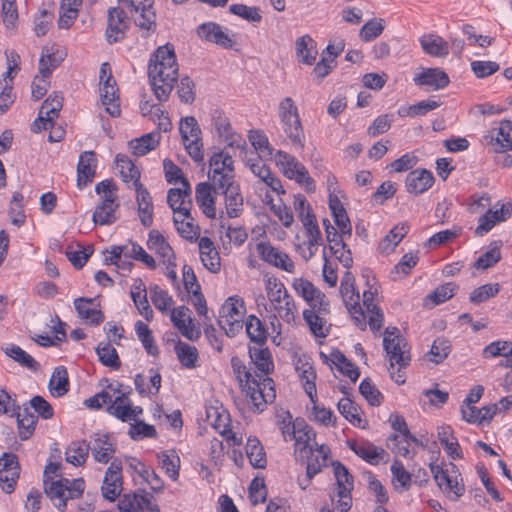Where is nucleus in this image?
Here are the masks:
<instances>
[{
    "label": "nucleus",
    "instance_id": "338daca9",
    "mask_svg": "<svg viewBox=\"0 0 512 512\" xmlns=\"http://www.w3.org/2000/svg\"><path fill=\"white\" fill-rule=\"evenodd\" d=\"M385 29V21L374 18L367 21L360 29L359 36L365 42H370L380 36Z\"/></svg>",
    "mask_w": 512,
    "mask_h": 512
},
{
    "label": "nucleus",
    "instance_id": "0eeeda50",
    "mask_svg": "<svg viewBox=\"0 0 512 512\" xmlns=\"http://www.w3.org/2000/svg\"><path fill=\"white\" fill-rule=\"evenodd\" d=\"M208 178L213 187L217 189L234 184V161L228 153L220 151L211 156Z\"/></svg>",
    "mask_w": 512,
    "mask_h": 512
},
{
    "label": "nucleus",
    "instance_id": "f8f14e48",
    "mask_svg": "<svg viewBox=\"0 0 512 512\" xmlns=\"http://www.w3.org/2000/svg\"><path fill=\"white\" fill-rule=\"evenodd\" d=\"M242 388L250 398L254 410L258 412L263 411L265 405L272 402L276 396L273 380L269 377H256Z\"/></svg>",
    "mask_w": 512,
    "mask_h": 512
},
{
    "label": "nucleus",
    "instance_id": "79ce46f5",
    "mask_svg": "<svg viewBox=\"0 0 512 512\" xmlns=\"http://www.w3.org/2000/svg\"><path fill=\"white\" fill-rule=\"evenodd\" d=\"M94 299L92 298H77L74 300V306L81 319H85L92 325H98L104 320L103 313L98 310L91 308Z\"/></svg>",
    "mask_w": 512,
    "mask_h": 512
},
{
    "label": "nucleus",
    "instance_id": "20e7f679",
    "mask_svg": "<svg viewBox=\"0 0 512 512\" xmlns=\"http://www.w3.org/2000/svg\"><path fill=\"white\" fill-rule=\"evenodd\" d=\"M265 291L270 310L275 313L274 317H279L288 324L293 323L297 315V306L281 280L275 276L267 277Z\"/></svg>",
    "mask_w": 512,
    "mask_h": 512
},
{
    "label": "nucleus",
    "instance_id": "6e6d98bb",
    "mask_svg": "<svg viewBox=\"0 0 512 512\" xmlns=\"http://www.w3.org/2000/svg\"><path fill=\"white\" fill-rule=\"evenodd\" d=\"M49 388L53 396L61 397L69 390L67 370L60 366L55 368L49 382Z\"/></svg>",
    "mask_w": 512,
    "mask_h": 512
},
{
    "label": "nucleus",
    "instance_id": "09e8293b",
    "mask_svg": "<svg viewBox=\"0 0 512 512\" xmlns=\"http://www.w3.org/2000/svg\"><path fill=\"white\" fill-rule=\"evenodd\" d=\"M438 438L450 457L453 459L462 458L461 447L450 426H440L438 428Z\"/></svg>",
    "mask_w": 512,
    "mask_h": 512
},
{
    "label": "nucleus",
    "instance_id": "e433bc0d",
    "mask_svg": "<svg viewBox=\"0 0 512 512\" xmlns=\"http://www.w3.org/2000/svg\"><path fill=\"white\" fill-rule=\"evenodd\" d=\"M328 314L329 312H323L318 308L303 311V318L314 336L324 338L328 335L329 326L326 319Z\"/></svg>",
    "mask_w": 512,
    "mask_h": 512
},
{
    "label": "nucleus",
    "instance_id": "49530a36",
    "mask_svg": "<svg viewBox=\"0 0 512 512\" xmlns=\"http://www.w3.org/2000/svg\"><path fill=\"white\" fill-rule=\"evenodd\" d=\"M118 208L119 203H111L110 200H106V203H99L94 210L92 221L96 225H110L118 218Z\"/></svg>",
    "mask_w": 512,
    "mask_h": 512
},
{
    "label": "nucleus",
    "instance_id": "f704fd0d",
    "mask_svg": "<svg viewBox=\"0 0 512 512\" xmlns=\"http://www.w3.org/2000/svg\"><path fill=\"white\" fill-rule=\"evenodd\" d=\"M321 357L325 363L330 366H335L343 375L350 378L353 382H356L360 376V372L357 367L351 363L346 356L339 350H334L329 356L321 353Z\"/></svg>",
    "mask_w": 512,
    "mask_h": 512
},
{
    "label": "nucleus",
    "instance_id": "393cba45",
    "mask_svg": "<svg viewBox=\"0 0 512 512\" xmlns=\"http://www.w3.org/2000/svg\"><path fill=\"white\" fill-rule=\"evenodd\" d=\"M414 82L418 86H426L428 91H436L445 88L450 80L440 68H425L415 75Z\"/></svg>",
    "mask_w": 512,
    "mask_h": 512
},
{
    "label": "nucleus",
    "instance_id": "2eb2a0df",
    "mask_svg": "<svg viewBox=\"0 0 512 512\" xmlns=\"http://www.w3.org/2000/svg\"><path fill=\"white\" fill-rule=\"evenodd\" d=\"M119 4L131 11L135 24L147 32L154 31L156 28V15L152 10L154 0H118Z\"/></svg>",
    "mask_w": 512,
    "mask_h": 512
},
{
    "label": "nucleus",
    "instance_id": "bf43d9fd",
    "mask_svg": "<svg viewBox=\"0 0 512 512\" xmlns=\"http://www.w3.org/2000/svg\"><path fill=\"white\" fill-rule=\"evenodd\" d=\"M266 199L267 203L270 205V209L278 220L285 228H290L294 222V216L291 209L283 203L281 199H279L278 202H274L268 194L266 195Z\"/></svg>",
    "mask_w": 512,
    "mask_h": 512
},
{
    "label": "nucleus",
    "instance_id": "864d4df0",
    "mask_svg": "<svg viewBox=\"0 0 512 512\" xmlns=\"http://www.w3.org/2000/svg\"><path fill=\"white\" fill-rule=\"evenodd\" d=\"M249 353L255 366L261 372L260 377H268L274 368L270 351L267 348L258 349L250 347Z\"/></svg>",
    "mask_w": 512,
    "mask_h": 512
},
{
    "label": "nucleus",
    "instance_id": "f257e3e1",
    "mask_svg": "<svg viewBox=\"0 0 512 512\" xmlns=\"http://www.w3.org/2000/svg\"><path fill=\"white\" fill-rule=\"evenodd\" d=\"M148 75L153 92L160 101H166L178 79V64L174 47L170 44L160 46L150 60Z\"/></svg>",
    "mask_w": 512,
    "mask_h": 512
},
{
    "label": "nucleus",
    "instance_id": "de8ad7c7",
    "mask_svg": "<svg viewBox=\"0 0 512 512\" xmlns=\"http://www.w3.org/2000/svg\"><path fill=\"white\" fill-rule=\"evenodd\" d=\"M160 139L161 134L159 132H151L130 141L129 145L134 155L144 156L158 146Z\"/></svg>",
    "mask_w": 512,
    "mask_h": 512
},
{
    "label": "nucleus",
    "instance_id": "a211bd4d",
    "mask_svg": "<svg viewBox=\"0 0 512 512\" xmlns=\"http://www.w3.org/2000/svg\"><path fill=\"white\" fill-rule=\"evenodd\" d=\"M63 106V97L59 93H52L42 104L38 118L32 124L33 132L47 130L54 124Z\"/></svg>",
    "mask_w": 512,
    "mask_h": 512
},
{
    "label": "nucleus",
    "instance_id": "6e6552de",
    "mask_svg": "<svg viewBox=\"0 0 512 512\" xmlns=\"http://www.w3.org/2000/svg\"><path fill=\"white\" fill-rule=\"evenodd\" d=\"M16 414L19 436L22 440H27L34 432L37 423V417L32 414L28 408L22 411L7 392L2 390L0 392V414L9 413Z\"/></svg>",
    "mask_w": 512,
    "mask_h": 512
},
{
    "label": "nucleus",
    "instance_id": "6ab92c4d",
    "mask_svg": "<svg viewBox=\"0 0 512 512\" xmlns=\"http://www.w3.org/2000/svg\"><path fill=\"white\" fill-rule=\"evenodd\" d=\"M429 468L438 487L445 493L451 500H458L465 491L463 483L458 481V475L452 476L447 470H444L438 464L431 462Z\"/></svg>",
    "mask_w": 512,
    "mask_h": 512
},
{
    "label": "nucleus",
    "instance_id": "bb28decb",
    "mask_svg": "<svg viewBox=\"0 0 512 512\" xmlns=\"http://www.w3.org/2000/svg\"><path fill=\"white\" fill-rule=\"evenodd\" d=\"M66 52L59 46H45L42 49L39 60V73L43 77H50L52 71L56 69L65 59Z\"/></svg>",
    "mask_w": 512,
    "mask_h": 512
},
{
    "label": "nucleus",
    "instance_id": "c85d7f7f",
    "mask_svg": "<svg viewBox=\"0 0 512 512\" xmlns=\"http://www.w3.org/2000/svg\"><path fill=\"white\" fill-rule=\"evenodd\" d=\"M186 306H180L171 311V321L180 333L189 340L199 337V331L194 328L192 319Z\"/></svg>",
    "mask_w": 512,
    "mask_h": 512
},
{
    "label": "nucleus",
    "instance_id": "412c9836",
    "mask_svg": "<svg viewBox=\"0 0 512 512\" xmlns=\"http://www.w3.org/2000/svg\"><path fill=\"white\" fill-rule=\"evenodd\" d=\"M122 490V465L120 461L114 460L108 467L103 485L102 494L105 499L114 501Z\"/></svg>",
    "mask_w": 512,
    "mask_h": 512
},
{
    "label": "nucleus",
    "instance_id": "cd10ccee",
    "mask_svg": "<svg viewBox=\"0 0 512 512\" xmlns=\"http://www.w3.org/2000/svg\"><path fill=\"white\" fill-rule=\"evenodd\" d=\"M295 369L298 373L299 378L303 383L304 390L311 401L317 397L316 389V372L313 365L309 362L306 357L299 358L296 362Z\"/></svg>",
    "mask_w": 512,
    "mask_h": 512
},
{
    "label": "nucleus",
    "instance_id": "5701e85b",
    "mask_svg": "<svg viewBox=\"0 0 512 512\" xmlns=\"http://www.w3.org/2000/svg\"><path fill=\"white\" fill-rule=\"evenodd\" d=\"M151 498L152 496L149 493L124 495L118 503L119 512H143L144 509L151 512H159L157 505L151 502Z\"/></svg>",
    "mask_w": 512,
    "mask_h": 512
},
{
    "label": "nucleus",
    "instance_id": "8fccbe9b",
    "mask_svg": "<svg viewBox=\"0 0 512 512\" xmlns=\"http://www.w3.org/2000/svg\"><path fill=\"white\" fill-rule=\"evenodd\" d=\"M246 455L254 468L264 469L267 465L266 453L256 437H249L245 447Z\"/></svg>",
    "mask_w": 512,
    "mask_h": 512
},
{
    "label": "nucleus",
    "instance_id": "39448f33",
    "mask_svg": "<svg viewBox=\"0 0 512 512\" xmlns=\"http://www.w3.org/2000/svg\"><path fill=\"white\" fill-rule=\"evenodd\" d=\"M281 129L292 146L304 147L305 134L298 113V108L291 97L284 98L278 107Z\"/></svg>",
    "mask_w": 512,
    "mask_h": 512
},
{
    "label": "nucleus",
    "instance_id": "4d7b16f0",
    "mask_svg": "<svg viewBox=\"0 0 512 512\" xmlns=\"http://www.w3.org/2000/svg\"><path fill=\"white\" fill-rule=\"evenodd\" d=\"M100 362L112 369L118 370L121 362L116 349L109 342H100L96 348Z\"/></svg>",
    "mask_w": 512,
    "mask_h": 512
},
{
    "label": "nucleus",
    "instance_id": "f3484780",
    "mask_svg": "<svg viewBox=\"0 0 512 512\" xmlns=\"http://www.w3.org/2000/svg\"><path fill=\"white\" fill-rule=\"evenodd\" d=\"M292 287L308 304V309L318 308L323 312H330V305L325 294L309 280L302 277L294 278Z\"/></svg>",
    "mask_w": 512,
    "mask_h": 512
},
{
    "label": "nucleus",
    "instance_id": "1a4fd4ad",
    "mask_svg": "<svg viewBox=\"0 0 512 512\" xmlns=\"http://www.w3.org/2000/svg\"><path fill=\"white\" fill-rule=\"evenodd\" d=\"M179 131L183 145L189 156L196 162L204 159L201 129L195 117L187 116L180 122Z\"/></svg>",
    "mask_w": 512,
    "mask_h": 512
},
{
    "label": "nucleus",
    "instance_id": "f03ea898",
    "mask_svg": "<svg viewBox=\"0 0 512 512\" xmlns=\"http://www.w3.org/2000/svg\"><path fill=\"white\" fill-rule=\"evenodd\" d=\"M383 347L389 361L390 377L397 384H404L406 381V369L411 361V356L407 350L406 340L399 334L396 327H388L384 332Z\"/></svg>",
    "mask_w": 512,
    "mask_h": 512
},
{
    "label": "nucleus",
    "instance_id": "680f3d73",
    "mask_svg": "<svg viewBox=\"0 0 512 512\" xmlns=\"http://www.w3.org/2000/svg\"><path fill=\"white\" fill-rule=\"evenodd\" d=\"M175 352L181 364L189 369L195 368L198 361V351L194 346L179 342Z\"/></svg>",
    "mask_w": 512,
    "mask_h": 512
},
{
    "label": "nucleus",
    "instance_id": "4be33fe9",
    "mask_svg": "<svg viewBox=\"0 0 512 512\" xmlns=\"http://www.w3.org/2000/svg\"><path fill=\"white\" fill-rule=\"evenodd\" d=\"M211 121L218 136L229 146L240 147L242 144H245L242 137L233 131L230 121L223 111L215 109L211 114Z\"/></svg>",
    "mask_w": 512,
    "mask_h": 512
},
{
    "label": "nucleus",
    "instance_id": "72a5a7b5",
    "mask_svg": "<svg viewBox=\"0 0 512 512\" xmlns=\"http://www.w3.org/2000/svg\"><path fill=\"white\" fill-rule=\"evenodd\" d=\"M314 454H308V457H305L304 460H307V468L306 475L310 480L316 474L321 472L323 467L328 466L329 456H330V448L327 445L318 443H314Z\"/></svg>",
    "mask_w": 512,
    "mask_h": 512
},
{
    "label": "nucleus",
    "instance_id": "b1692460",
    "mask_svg": "<svg viewBox=\"0 0 512 512\" xmlns=\"http://www.w3.org/2000/svg\"><path fill=\"white\" fill-rule=\"evenodd\" d=\"M147 247L150 251L154 252L161 259L165 265H175V254L165 239V237L158 230H151L148 235Z\"/></svg>",
    "mask_w": 512,
    "mask_h": 512
},
{
    "label": "nucleus",
    "instance_id": "5fc2aeb1",
    "mask_svg": "<svg viewBox=\"0 0 512 512\" xmlns=\"http://www.w3.org/2000/svg\"><path fill=\"white\" fill-rule=\"evenodd\" d=\"M89 450L90 445L85 440L73 441L66 449V461L74 466H80L86 462Z\"/></svg>",
    "mask_w": 512,
    "mask_h": 512
},
{
    "label": "nucleus",
    "instance_id": "4c0bfd02",
    "mask_svg": "<svg viewBox=\"0 0 512 512\" xmlns=\"http://www.w3.org/2000/svg\"><path fill=\"white\" fill-rule=\"evenodd\" d=\"M198 246L203 265L210 272H218L221 266L220 256L212 240L209 237H201Z\"/></svg>",
    "mask_w": 512,
    "mask_h": 512
},
{
    "label": "nucleus",
    "instance_id": "a18cd8bd",
    "mask_svg": "<svg viewBox=\"0 0 512 512\" xmlns=\"http://www.w3.org/2000/svg\"><path fill=\"white\" fill-rule=\"evenodd\" d=\"M225 195L226 212L230 218L238 217L242 211L243 197L239 193V188L235 184L219 188Z\"/></svg>",
    "mask_w": 512,
    "mask_h": 512
},
{
    "label": "nucleus",
    "instance_id": "473e14b6",
    "mask_svg": "<svg viewBox=\"0 0 512 512\" xmlns=\"http://www.w3.org/2000/svg\"><path fill=\"white\" fill-rule=\"evenodd\" d=\"M490 144L496 153L512 150V121L501 122L500 126L491 132Z\"/></svg>",
    "mask_w": 512,
    "mask_h": 512
},
{
    "label": "nucleus",
    "instance_id": "9b49d317",
    "mask_svg": "<svg viewBox=\"0 0 512 512\" xmlns=\"http://www.w3.org/2000/svg\"><path fill=\"white\" fill-rule=\"evenodd\" d=\"M100 98L106 111L112 116L120 115L118 88L114 80L111 67L108 63H102L100 68Z\"/></svg>",
    "mask_w": 512,
    "mask_h": 512
},
{
    "label": "nucleus",
    "instance_id": "2f4dec72",
    "mask_svg": "<svg viewBox=\"0 0 512 512\" xmlns=\"http://www.w3.org/2000/svg\"><path fill=\"white\" fill-rule=\"evenodd\" d=\"M434 183L432 173L426 169L411 171L406 177V189L409 193L419 195L427 191Z\"/></svg>",
    "mask_w": 512,
    "mask_h": 512
},
{
    "label": "nucleus",
    "instance_id": "c03bdc74",
    "mask_svg": "<svg viewBox=\"0 0 512 512\" xmlns=\"http://www.w3.org/2000/svg\"><path fill=\"white\" fill-rule=\"evenodd\" d=\"M116 166L119 169L122 180L127 185H135L140 182V171L131 161V159L124 155L118 154L115 159Z\"/></svg>",
    "mask_w": 512,
    "mask_h": 512
},
{
    "label": "nucleus",
    "instance_id": "37998d69",
    "mask_svg": "<svg viewBox=\"0 0 512 512\" xmlns=\"http://www.w3.org/2000/svg\"><path fill=\"white\" fill-rule=\"evenodd\" d=\"M90 450L95 461L99 463H108L115 453V445L108 435H103L94 439Z\"/></svg>",
    "mask_w": 512,
    "mask_h": 512
},
{
    "label": "nucleus",
    "instance_id": "7c9ffc66",
    "mask_svg": "<svg viewBox=\"0 0 512 512\" xmlns=\"http://www.w3.org/2000/svg\"><path fill=\"white\" fill-rule=\"evenodd\" d=\"M96 154L93 151H85L79 157L77 165V185L79 188L92 182L96 173Z\"/></svg>",
    "mask_w": 512,
    "mask_h": 512
},
{
    "label": "nucleus",
    "instance_id": "c9c22d12",
    "mask_svg": "<svg viewBox=\"0 0 512 512\" xmlns=\"http://www.w3.org/2000/svg\"><path fill=\"white\" fill-rule=\"evenodd\" d=\"M184 210L185 212H178V214L173 216L176 230L186 240H197L200 235V228L194 223L190 210Z\"/></svg>",
    "mask_w": 512,
    "mask_h": 512
},
{
    "label": "nucleus",
    "instance_id": "423d86ee",
    "mask_svg": "<svg viewBox=\"0 0 512 512\" xmlns=\"http://www.w3.org/2000/svg\"><path fill=\"white\" fill-rule=\"evenodd\" d=\"M45 492L47 496L54 502L55 506L63 511L66 507L68 499L78 498L82 495L85 483L83 479H59L44 480Z\"/></svg>",
    "mask_w": 512,
    "mask_h": 512
},
{
    "label": "nucleus",
    "instance_id": "9d476101",
    "mask_svg": "<svg viewBox=\"0 0 512 512\" xmlns=\"http://www.w3.org/2000/svg\"><path fill=\"white\" fill-rule=\"evenodd\" d=\"M332 466L337 482V492L331 496L332 504L336 502L340 512H348L352 506L353 477L342 463L333 462Z\"/></svg>",
    "mask_w": 512,
    "mask_h": 512
},
{
    "label": "nucleus",
    "instance_id": "13d9d810",
    "mask_svg": "<svg viewBox=\"0 0 512 512\" xmlns=\"http://www.w3.org/2000/svg\"><path fill=\"white\" fill-rule=\"evenodd\" d=\"M440 106V103L435 100H424L408 107H402L398 110V114L401 117H416L423 116L429 111L434 110Z\"/></svg>",
    "mask_w": 512,
    "mask_h": 512
},
{
    "label": "nucleus",
    "instance_id": "7ed1b4c3",
    "mask_svg": "<svg viewBox=\"0 0 512 512\" xmlns=\"http://www.w3.org/2000/svg\"><path fill=\"white\" fill-rule=\"evenodd\" d=\"M284 440L295 441V455L304 460L308 454H314L316 433L303 419H296L292 422V416L289 412L285 413L282 420L278 421Z\"/></svg>",
    "mask_w": 512,
    "mask_h": 512
},
{
    "label": "nucleus",
    "instance_id": "a878e982",
    "mask_svg": "<svg viewBox=\"0 0 512 512\" xmlns=\"http://www.w3.org/2000/svg\"><path fill=\"white\" fill-rule=\"evenodd\" d=\"M167 201L174 215L178 212H185L184 209H191V187L187 179L181 181L179 188H172L168 191Z\"/></svg>",
    "mask_w": 512,
    "mask_h": 512
},
{
    "label": "nucleus",
    "instance_id": "58836bf2",
    "mask_svg": "<svg viewBox=\"0 0 512 512\" xmlns=\"http://www.w3.org/2000/svg\"><path fill=\"white\" fill-rule=\"evenodd\" d=\"M214 189L211 183L202 182L197 185L195 191L196 202L208 218H215L216 216Z\"/></svg>",
    "mask_w": 512,
    "mask_h": 512
},
{
    "label": "nucleus",
    "instance_id": "dca6fc26",
    "mask_svg": "<svg viewBox=\"0 0 512 512\" xmlns=\"http://www.w3.org/2000/svg\"><path fill=\"white\" fill-rule=\"evenodd\" d=\"M275 162L287 178L307 186L313 184V180L305 166L289 153L278 150L275 154Z\"/></svg>",
    "mask_w": 512,
    "mask_h": 512
},
{
    "label": "nucleus",
    "instance_id": "ea45409f",
    "mask_svg": "<svg viewBox=\"0 0 512 512\" xmlns=\"http://www.w3.org/2000/svg\"><path fill=\"white\" fill-rule=\"evenodd\" d=\"M198 34L207 41L213 42L224 48H229L233 44L229 35L216 23L202 24L198 28Z\"/></svg>",
    "mask_w": 512,
    "mask_h": 512
},
{
    "label": "nucleus",
    "instance_id": "e2e57ef3",
    "mask_svg": "<svg viewBox=\"0 0 512 512\" xmlns=\"http://www.w3.org/2000/svg\"><path fill=\"white\" fill-rule=\"evenodd\" d=\"M500 291V285L498 283H488L475 288L469 296V300L472 304H481L494 298Z\"/></svg>",
    "mask_w": 512,
    "mask_h": 512
},
{
    "label": "nucleus",
    "instance_id": "aec40b11",
    "mask_svg": "<svg viewBox=\"0 0 512 512\" xmlns=\"http://www.w3.org/2000/svg\"><path fill=\"white\" fill-rule=\"evenodd\" d=\"M257 251L261 258L272 266H275L288 273H294L295 264L288 254L269 243L257 244Z\"/></svg>",
    "mask_w": 512,
    "mask_h": 512
},
{
    "label": "nucleus",
    "instance_id": "c756f323",
    "mask_svg": "<svg viewBox=\"0 0 512 512\" xmlns=\"http://www.w3.org/2000/svg\"><path fill=\"white\" fill-rule=\"evenodd\" d=\"M349 447L357 456L371 465H378L387 456L382 447L368 441L353 442L349 444Z\"/></svg>",
    "mask_w": 512,
    "mask_h": 512
},
{
    "label": "nucleus",
    "instance_id": "0e129e2a",
    "mask_svg": "<svg viewBox=\"0 0 512 512\" xmlns=\"http://www.w3.org/2000/svg\"><path fill=\"white\" fill-rule=\"evenodd\" d=\"M451 351L450 341L445 338L434 340L430 351L426 354L429 361L439 364L442 363Z\"/></svg>",
    "mask_w": 512,
    "mask_h": 512
},
{
    "label": "nucleus",
    "instance_id": "a19ab883",
    "mask_svg": "<svg viewBox=\"0 0 512 512\" xmlns=\"http://www.w3.org/2000/svg\"><path fill=\"white\" fill-rule=\"evenodd\" d=\"M423 51L433 57H445L449 53L448 42L435 34H425L419 39Z\"/></svg>",
    "mask_w": 512,
    "mask_h": 512
},
{
    "label": "nucleus",
    "instance_id": "4468645a",
    "mask_svg": "<svg viewBox=\"0 0 512 512\" xmlns=\"http://www.w3.org/2000/svg\"><path fill=\"white\" fill-rule=\"evenodd\" d=\"M110 391L115 395L113 403L107 407L109 414L115 416L123 422L133 420L132 402L129 399L131 388H124L123 384L119 382H111L106 385Z\"/></svg>",
    "mask_w": 512,
    "mask_h": 512
},
{
    "label": "nucleus",
    "instance_id": "3c124183",
    "mask_svg": "<svg viewBox=\"0 0 512 512\" xmlns=\"http://www.w3.org/2000/svg\"><path fill=\"white\" fill-rule=\"evenodd\" d=\"M409 231L406 223L396 225L388 235L380 242L378 249L382 254H389L394 251L395 247L401 242Z\"/></svg>",
    "mask_w": 512,
    "mask_h": 512
},
{
    "label": "nucleus",
    "instance_id": "603ef678",
    "mask_svg": "<svg viewBox=\"0 0 512 512\" xmlns=\"http://www.w3.org/2000/svg\"><path fill=\"white\" fill-rule=\"evenodd\" d=\"M295 45L299 60L304 64L312 65L317 56L315 41L309 35H304L297 39Z\"/></svg>",
    "mask_w": 512,
    "mask_h": 512
},
{
    "label": "nucleus",
    "instance_id": "052dcab7",
    "mask_svg": "<svg viewBox=\"0 0 512 512\" xmlns=\"http://www.w3.org/2000/svg\"><path fill=\"white\" fill-rule=\"evenodd\" d=\"M245 326L246 332L252 342L256 344L265 343L267 333L259 318L254 315H250L246 320Z\"/></svg>",
    "mask_w": 512,
    "mask_h": 512
},
{
    "label": "nucleus",
    "instance_id": "774afa93",
    "mask_svg": "<svg viewBox=\"0 0 512 512\" xmlns=\"http://www.w3.org/2000/svg\"><path fill=\"white\" fill-rule=\"evenodd\" d=\"M6 354L29 370L36 371L39 368V363L19 346L6 348Z\"/></svg>",
    "mask_w": 512,
    "mask_h": 512
},
{
    "label": "nucleus",
    "instance_id": "69168bd1",
    "mask_svg": "<svg viewBox=\"0 0 512 512\" xmlns=\"http://www.w3.org/2000/svg\"><path fill=\"white\" fill-rule=\"evenodd\" d=\"M312 402L311 408V417L310 419L316 423H319L323 426H331L335 424L336 416L334 415L331 409H328L324 406H321L317 403V397L314 398Z\"/></svg>",
    "mask_w": 512,
    "mask_h": 512
},
{
    "label": "nucleus",
    "instance_id": "ddd939ff",
    "mask_svg": "<svg viewBox=\"0 0 512 512\" xmlns=\"http://www.w3.org/2000/svg\"><path fill=\"white\" fill-rule=\"evenodd\" d=\"M135 16L123 4L110 8L108 10V24L105 32L108 43L113 44L122 40L130 24L129 17L134 19Z\"/></svg>",
    "mask_w": 512,
    "mask_h": 512
}]
</instances>
